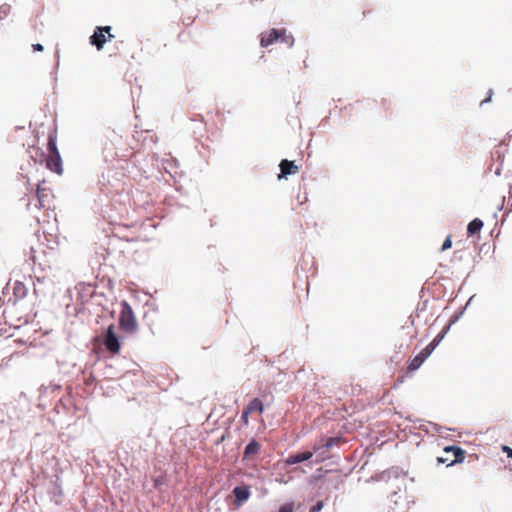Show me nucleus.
Returning <instances> with one entry per match:
<instances>
[{"instance_id": "nucleus-20", "label": "nucleus", "mask_w": 512, "mask_h": 512, "mask_svg": "<svg viewBox=\"0 0 512 512\" xmlns=\"http://www.w3.org/2000/svg\"><path fill=\"white\" fill-rule=\"evenodd\" d=\"M451 246H452L451 236H448V237L444 240V242H443V244H442L441 251H445V250H447V249L451 248Z\"/></svg>"}, {"instance_id": "nucleus-10", "label": "nucleus", "mask_w": 512, "mask_h": 512, "mask_svg": "<svg viewBox=\"0 0 512 512\" xmlns=\"http://www.w3.org/2000/svg\"><path fill=\"white\" fill-rule=\"evenodd\" d=\"M313 452L312 451H305L297 454H291L285 459V463L287 465H293L296 463H300L306 460H309L312 458Z\"/></svg>"}, {"instance_id": "nucleus-4", "label": "nucleus", "mask_w": 512, "mask_h": 512, "mask_svg": "<svg viewBox=\"0 0 512 512\" xmlns=\"http://www.w3.org/2000/svg\"><path fill=\"white\" fill-rule=\"evenodd\" d=\"M465 459V451L457 446H447L443 449V456L437 457V462L451 466L455 463H461Z\"/></svg>"}, {"instance_id": "nucleus-24", "label": "nucleus", "mask_w": 512, "mask_h": 512, "mask_svg": "<svg viewBox=\"0 0 512 512\" xmlns=\"http://www.w3.org/2000/svg\"><path fill=\"white\" fill-rule=\"evenodd\" d=\"M319 448H320L319 446H316V445H315V446H314V451L316 452L317 450H319Z\"/></svg>"}, {"instance_id": "nucleus-3", "label": "nucleus", "mask_w": 512, "mask_h": 512, "mask_svg": "<svg viewBox=\"0 0 512 512\" xmlns=\"http://www.w3.org/2000/svg\"><path fill=\"white\" fill-rule=\"evenodd\" d=\"M119 325L122 330L133 333L137 330V321L131 306L126 302H122L119 315Z\"/></svg>"}, {"instance_id": "nucleus-1", "label": "nucleus", "mask_w": 512, "mask_h": 512, "mask_svg": "<svg viewBox=\"0 0 512 512\" xmlns=\"http://www.w3.org/2000/svg\"><path fill=\"white\" fill-rule=\"evenodd\" d=\"M276 41L285 43L288 47H292L294 44V38L291 34H288L286 29H270L262 32L260 35V45L262 47H268L274 44Z\"/></svg>"}, {"instance_id": "nucleus-2", "label": "nucleus", "mask_w": 512, "mask_h": 512, "mask_svg": "<svg viewBox=\"0 0 512 512\" xmlns=\"http://www.w3.org/2000/svg\"><path fill=\"white\" fill-rule=\"evenodd\" d=\"M47 149L49 156L46 159V167L50 171L61 175L63 173L62 159L57 148L56 139L51 135L48 138Z\"/></svg>"}, {"instance_id": "nucleus-13", "label": "nucleus", "mask_w": 512, "mask_h": 512, "mask_svg": "<svg viewBox=\"0 0 512 512\" xmlns=\"http://www.w3.org/2000/svg\"><path fill=\"white\" fill-rule=\"evenodd\" d=\"M427 358L424 356V353H419L416 355L408 364V371L412 372L417 370L426 360Z\"/></svg>"}, {"instance_id": "nucleus-7", "label": "nucleus", "mask_w": 512, "mask_h": 512, "mask_svg": "<svg viewBox=\"0 0 512 512\" xmlns=\"http://www.w3.org/2000/svg\"><path fill=\"white\" fill-rule=\"evenodd\" d=\"M103 343L106 347V349L112 353V354H118L120 352V342L118 337L115 334V327L114 325H110L107 330L106 334L103 339Z\"/></svg>"}, {"instance_id": "nucleus-22", "label": "nucleus", "mask_w": 512, "mask_h": 512, "mask_svg": "<svg viewBox=\"0 0 512 512\" xmlns=\"http://www.w3.org/2000/svg\"><path fill=\"white\" fill-rule=\"evenodd\" d=\"M32 48H33L34 51H37V52H41L44 49L41 44H33Z\"/></svg>"}, {"instance_id": "nucleus-18", "label": "nucleus", "mask_w": 512, "mask_h": 512, "mask_svg": "<svg viewBox=\"0 0 512 512\" xmlns=\"http://www.w3.org/2000/svg\"><path fill=\"white\" fill-rule=\"evenodd\" d=\"M278 512H294V502H287L280 506Z\"/></svg>"}, {"instance_id": "nucleus-14", "label": "nucleus", "mask_w": 512, "mask_h": 512, "mask_svg": "<svg viewBox=\"0 0 512 512\" xmlns=\"http://www.w3.org/2000/svg\"><path fill=\"white\" fill-rule=\"evenodd\" d=\"M260 450V444L255 441V440H252L246 447H245V450H244V458H250V457H253L254 455H256Z\"/></svg>"}, {"instance_id": "nucleus-15", "label": "nucleus", "mask_w": 512, "mask_h": 512, "mask_svg": "<svg viewBox=\"0 0 512 512\" xmlns=\"http://www.w3.org/2000/svg\"><path fill=\"white\" fill-rule=\"evenodd\" d=\"M443 338V334H438L431 343H429L422 351L421 353H424V356L426 358L429 357V355L432 353V351L436 348V346L440 343V341Z\"/></svg>"}, {"instance_id": "nucleus-8", "label": "nucleus", "mask_w": 512, "mask_h": 512, "mask_svg": "<svg viewBox=\"0 0 512 512\" xmlns=\"http://www.w3.org/2000/svg\"><path fill=\"white\" fill-rule=\"evenodd\" d=\"M235 496L234 504L241 506L250 497V490L248 486H237L233 489Z\"/></svg>"}, {"instance_id": "nucleus-11", "label": "nucleus", "mask_w": 512, "mask_h": 512, "mask_svg": "<svg viewBox=\"0 0 512 512\" xmlns=\"http://www.w3.org/2000/svg\"><path fill=\"white\" fill-rule=\"evenodd\" d=\"M263 412V403L258 398L253 399L247 408L243 411L242 416H248L249 414L258 413L261 414Z\"/></svg>"}, {"instance_id": "nucleus-17", "label": "nucleus", "mask_w": 512, "mask_h": 512, "mask_svg": "<svg viewBox=\"0 0 512 512\" xmlns=\"http://www.w3.org/2000/svg\"><path fill=\"white\" fill-rule=\"evenodd\" d=\"M341 442L340 437H330L326 440L325 444L322 446L326 447L327 449L332 448L333 446L338 445Z\"/></svg>"}, {"instance_id": "nucleus-21", "label": "nucleus", "mask_w": 512, "mask_h": 512, "mask_svg": "<svg viewBox=\"0 0 512 512\" xmlns=\"http://www.w3.org/2000/svg\"><path fill=\"white\" fill-rule=\"evenodd\" d=\"M324 504L322 501H318L309 512H319L323 508Z\"/></svg>"}, {"instance_id": "nucleus-16", "label": "nucleus", "mask_w": 512, "mask_h": 512, "mask_svg": "<svg viewBox=\"0 0 512 512\" xmlns=\"http://www.w3.org/2000/svg\"><path fill=\"white\" fill-rule=\"evenodd\" d=\"M14 294L20 298L24 297L26 294L25 286L20 282H16L14 286Z\"/></svg>"}, {"instance_id": "nucleus-5", "label": "nucleus", "mask_w": 512, "mask_h": 512, "mask_svg": "<svg viewBox=\"0 0 512 512\" xmlns=\"http://www.w3.org/2000/svg\"><path fill=\"white\" fill-rule=\"evenodd\" d=\"M113 37L114 35L111 34L110 26H99L96 27L93 35L90 37V43L100 51L103 49L104 44Z\"/></svg>"}, {"instance_id": "nucleus-6", "label": "nucleus", "mask_w": 512, "mask_h": 512, "mask_svg": "<svg viewBox=\"0 0 512 512\" xmlns=\"http://www.w3.org/2000/svg\"><path fill=\"white\" fill-rule=\"evenodd\" d=\"M36 197L38 203L35 206L38 210H41L50 204L53 194L51 189L45 187V180L38 183Z\"/></svg>"}, {"instance_id": "nucleus-23", "label": "nucleus", "mask_w": 512, "mask_h": 512, "mask_svg": "<svg viewBox=\"0 0 512 512\" xmlns=\"http://www.w3.org/2000/svg\"><path fill=\"white\" fill-rule=\"evenodd\" d=\"M503 451L507 453L508 457H512V448L503 446Z\"/></svg>"}, {"instance_id": "nucleus-19", "label": "nucleus", "mask_w": 512, "mask_h": 512, "mask_svg": "<svg viewBox=\"0 0 512 512\" xmlns=\"http://www.w3.org/2000/svg\"><path fill=\"white\" fill-rule=\"evenodd\" d=\"M32 149L36 153L35 156L32 155V158H34L35 161H37L39 159V161L42 162V159L44 157V153L39 148L33 147Z\"/></svg>"}, {"instance_id": "nucleus-9", "label": "nucleus", "mask_w": 512, "mask_h": 512, "mask_svg": "<svg viewBox=\"0 0 512 512\" xmlns=\"http://www.w3.org/2000/svg\"><path fill=\"white\" fill-rule=\"evenodd\" d=\"M281 173L279 174V178L286 177L291 174H296L299 171V167L293 162L287 159H284L279 164Z\"/></svg>"}, {"instance_id": "nucleus-12", "label": "nucleus", "mask_w": 512, "mask_h": 512, "mask_svg": "<svg viewBox=\"0 0 512 512\" xmlns=\"http://www.w3.org/2000/svg\"><path fill=\"white\" fill-rule=\"evenodd\" d=\"M483 227V221L479 218L472 220L467 226V233L472 236L481 231Z\"/></svg>"}]
</instances>
